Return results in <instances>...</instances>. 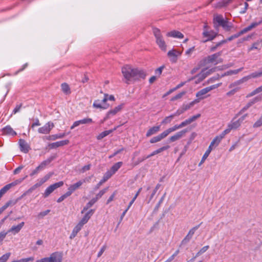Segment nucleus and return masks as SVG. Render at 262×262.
<instances>
[{
	"label": "nucleus",
	"instance_id": "obj_41",
	"mask_svg": "<svg viewBox=\"0 0 262 262\" xmlns=\"http://www.w3.org/2000/svg\"><path fill=\"white\" fill-rule=\"evenodd\" d=\"M113 132V130H108L102 132L97 136V140H101L105 137L108 135L110 134Z\"/></svg>",
	"mask_w": 262,
	"mask_h": 262
},
{
	"label": "nucleus",
	"instance_id": "obj_36",
	"mask_svg": "<svg viewBox=\"0 0 262 262\" xmlns=\"http://www.w3.org/2000/svg\"><path fill=\"white\" fill-rule=\"evenodd\" d=\"M111 177V174L110 173H107L106 172L104 174L102 179L101 180V181L98 183V184L97 185L96 188L98 189L99 187L103 184L104 182H105L108 179H110Z\"/></svg>",
	"mask_w": 262,
	"mask_h": 262
},
{
	"label": "nucleus",
	"instance_id": "obj_8",
	"mask_svg": "<svg viewBox=\"0 0 262 262\" xmlns=\"http://www.w3.org/2000/svg\"><path fill=\"white\" fill-rule=\"evenodd\" d=\"M63 185V182L60 181L50 185L45 191L43 196L45 198L48 197L52 192H53L57 188L60 187Z\"/></svg>",
	"mask_w": 262,
	"mask_h": 262
},
{
	"label": "nucleus",
	"instance_id": "obj_22",
	"mask_svg": "<svg viewBox=\"0 0 262 262\" xmlns=\"http://www.w3.org/2000/svg\"><path fill=\"white\" fill-rule=\"evenodd\" d=\"M19 145L20 150L25 153L28 152L30 149L29 144L23 139L19 140Z\"/></svg>",
	"mask_w": 262,
	"mask_h": 262
},
{
	"label": "nucleus",
	"instance_id": "obj_49",
	"mask_svg": "<svg viewBox=\"0 0 262 262\" xmlns=\"http://www.w3.org/2000/svg\"><path fill=\"white\" fill-rule=\"evenodd\" d=\"M12 187L10 185V184H8L6 185H5L4 187H3L0 190V193L3 195L5 193H6L10 188H11Z\"/></svg>",
	"mask_w": 262,
	"mask_h": 262
},
{
	"label": "nucleus",
	"instance_id": "obj_50",
	"mask_svg": "<svg viewBox=\"0 0 262 262\" xmlns=\"http://www.w3.org/2000/svg\"><path fill=\"white\" fill-rule=\"evenodd\" d=\"M12 187L10 185V184H8L6 185H5L4 187H3L0 190V193L3 195L5 193H6L10 188H11Z\"/></svg>",
	"mask_w": 262,
	"mask_h": 262
},
{
	"label": "nucleus",
	"instance_id": "obj_9",
	"mask_svg": "<svg viewBox=\"0 0 262 262\" xmlns=\"http://www.w3.org/2000/svg\"><path fill=\"white\" fill-rule=\"evenodd\" d=\"M54 127V125L53 123L48 122L43 126L39 127L38 129V132L40 134H48Z\"/></svg>",
	"mask_w": 262,
	"mask_h": 262
},
{
	"label": "nucleus",
	"instance_id": "obj_39",
	"mask_svg": "<svg viewBox=\"0 0 262 262\" xmlns=\"http://www.w3.org/2000/svg\"><path fill=\"white\" fill-rule=\"evenodd\" d=\"M175 116H177L175 114H173L172 115H170L167 117H166L161 122V123L163 124H169L170 123L172 119H173V118L175 117Z\"/></svg>",
	"mask_w": 262,
	"mask_h": 262
},
{
	"label": "nucleus",
	"instance_id": "obj_37",
	"mask_svg": "<svg viewBox=\"0 0 262 262\" xmlns=\"http://www.w3.org/2000/svg\"><path fill=\"white\" fill-rule=\"evenodd\" d=\"M81 228H82V227L80 226V225H79L78 224H77L74 228V229L70 236V238L71 239L74 238L76 236L78 232L81 229Z\"/></svg>",
	"mask_w": 262,
	"mask_h": 262
},
{
	"label": "nucleus",
	"instance_id": "obj_40",
	"mask_svg": "<svg viewBox=\"0 0 262 262\" xmlns=\"http://www.w3.org/2000/svg\"><path fill=\"white\" fill-rule=\"evenodd\" d=\"M209 248V246L208 245L205 246L203 248H202L195 254V256L191 259V260L194 259L196 257L200 256L203 254L204 253L206 252L208 249Z\"/></svg>",
	"mask_w": 262,
	"mask_h": 262
},
{
	"label": "nucleus",
	"instance_id": "obj_14",
	"mask_svg": "<svg viewBox=\"0 0 262 262\" xmlns=\"http://www.w3.org/2000/svg\"><path fill=\"white\" fill-rule=\"evenodd\" d=\"M211 70L204 69L202 70L197 76L196 78L197 80L195 81L196 83H198L203 80L208 75L211 74Z\"/></svg>",
	"mask_w": 262,
	"mask_h": 262
},
{
	"label": "nucleus",
	"instance_id": "obj_19",
	"mask_svg": "<svg viewBox=\"0 0 262 262\" xmlns=\"http://www.w3.org/2000/svg\"><path fill=\"white\" fill-rule=\"evenodd\" d=\"M94 212V210L91 209L89 210L82 218L80 221L78 223V225H80L82 227V226L85 224L89 219L91 218V216L93 214Z\"/></svg>",
	"mask_w": 262,
	"mask_h": 262
},
{
	"label": "nucleus",
	"instance_id": "obj_38",
	"mask_svg": "<svg viewBox=\"0 0 262 262\" xmlns=\"http://www.w3.org/2000/svg\"><path fill=\"white\" fill-rule=\"evenodd\" d=\"M97 201V199L93 198L86 204L85 206L83 208L82 211H81V213H83L89 208L91 207Z\"/></svg>",
	"mask_w": 262,
	"mask_h": 262
},
{
	"label": "nucleus",
	"instance_id": "obj_21",
	"mask_svg": "<svg viewBox=\"0 0 262 262\" xmlns=\"http://www.w3.org/2000/svg\"><path fill=\"white\" fill-rule=\"evenodd\" d=\"M93 106L95 108L106 110L110 106V105L108 103H103L102 102L101 103L99 100H96L94 102Z\"/></svg>",
	"mask_w": 262,
	"mask_h": 262
},
{
	"label": "nucleus",
	"instance_id": "obj_10",
	"mask_svg": "<svg viewBox=\"0 0 262 262\" xmlns=\"http://www.w3.org/2000/svg\"><path fill=\"white\" fill-rule=\"evenodd\" d=\"M241 125V123L237 120H233L228 124L227 128L224 130V133L228 134L231 130L236 129L238 128Z\"/></svg>",
	"mask_w": 262,
	"mask_h": 262
},
{
	"label": "nucleus",
	"instance_id": "obj_48",
	"mask_svg": "<svg viewBox=\"0 0 262 262\" xmlns=\"http://www.w3.org/2000/svg\"><path fill=\"white\" fill-rule=\"evenodd\" d=\"M12 187L10 185V184H8L6 185H5L4 187H3L0 190V193L3 195L5 193H6L10 188H11Z\"/></svg>",
	"mask_w": 262,
	"mask_h": 262
},
{
	"label": "nucleus",
	"instance_id": "obj_4",
	"mask_svg": "<svg viewBox=\"0 0 262 262\" xmlns=\"http://www.w3.org/2000/svg\"><path fill=\"white\" fill-rule=\"evenodd\" d=\"M262 76V71L260 72H255L251 74L250 75L245 76L242 78L241 79L235 81L231 84H230V87L232 88L235 85H240L241 84L243 83L244 82L247 81L249 79L252 78H256Z\"/></svg>",
	"mask_w": 262,
	"mask_h": 262
},
{
	"label": "nucleus",
	"instance_id": "obj_28",
	"mask_svg": "<svg viewBox=\"0 0 262 262\" xmlns=\"http://www.w3.org/2000/svg\"><path fill=\"white\" fill-rule=\"evenodd\" d=\"M66 135V133L62 134H58L55 135H52L48 136H47L45 138V139L50 140V141H54L58 139H61L64 137Z\"/></svg>",
	"mask_w": 262,
	"mask_h": 262
},
{
	"label": "nucleus",
	"instance_id": "obj_44",
	"mask_svg": "<svg viewBox=\"0 0 262 262\" xmlns=\"http://www.w3.org/2000/svg\"><path fill=\"white\" fill-rule=\"evenodd\" d=\"M224 30L226 31H230L233 28V25L231 23L225 21L224 24L221 26Z\"/></svg>",
	"mask_w": 262,
	"mask_h": 262
},
{
	"label": "nucleus",
	"instance_id": "obj_23",
	"mask_svg": "<svg viewBox=\"0 0 262 262\" xmlns=\"http://www.w3.org/2000/svg\"><path fill=\"white\" fill-rule=\"evenodd\" d=\"M167 135L165 133V131L163 132L160 134L158 135L157 136L154 137L150 140V142L151 143H155L158 142L160 141H161L162 139H164L167 137Z\"/></svg>",
	"mask_w": 262,
	"mask_h": 262
},
{
	"label": "nucleus",
	"instance_id": "obj_60",
	"mask_svg": "<svg viewBox=\"0 0 262 262\" xmlns=\"http://www.w3.org/2000/svg\"><path fill=\"white\" fill-rule=\"evenodd\" d=\"M262 126V116L253 124V127L256 128Z\"/></svg>",
	"mask_w": 262,
	"mask_h": 262
},
{
	"label": "nucleus",
	"instance_id": "obj_52",
	"mask_svg": "<svg viewBox=\"0 0 262 262\" xmlns=\"http://www.w3.org/2000/svg\"><path fill=\"white\" fill-rule=\"evenodd\" d=\"M241 35V34H240V32H239L238 33H236V34H234L233 35H232L231 36H230L229 38H228L226 40H224V41H222L218 45H221L222 43L226 42L227 41H231V40H232V39H233L234 38L238 37Z\"/></svg>",
	"mask_w": 262,
	"mask_h": 262
},
{
	"label": "nucleus",
	"instance_id": "obj_25",
	"mask_svg": "<svg viewBox=\"0 0 262 262\" xmlns=\"http://www.w3.org/2000/svg\"><path fill=\"white\" fill-rule=\"evenodd\" d=\"M166 36L167 37H172L177 38H182L184 37V35L182 33L176 30H173L168 32L166 34Z\"/></svg>",
	"mask_w": 262,
	"mask_h": 262
},
{
	"label": "nucleus",
	"instance_id": "obj_27",
	"mask_svg": "<svg viewBox=\"0 0 262 262\" xmlns=\"http://www.w3.org/2000/svg\"><path fill=\"white\" fill-rule=\"evenodd\" d=\"M262 47V39L258 40L254 42L252 46L248 48V51L250 52L253 50H260Z\"/></svg>",
	"mask_w": 262,
	"mask_h": 262
},
{
	"label": "nucleus",
	"instance_id": "obj_17",
	"mask_svg": "<svg viewBox=\"0 0 262 262\" xmlns=\"http://www.w3.org/2000/svg\"><path fill=\"white\" fill-rule=\"evenodd\" d=\"M186 132H187V130L185 129L181 130L179 132H177V133H176L173 135L171 136L169 138V142H173L177 140H179V139L182 138L185 135V134H186Z\"/></svg>",
	"mask_w": 262,
	"mask_h": 262
},
{
	"label": "nucleus",
	"instance_id": "obj_13",
	"mask_svg": "<svg viewBox=\"0 0 262 262\" xmlns=\"http://www.w3.org/2000/svg\"><path fill=\"white\" fill-rule=\"evenodd\" d=\"M226 135L227 134L224 133V132L223 131L220 135L216 136L211 141L209 147H211V148H213V146H217Z\"/></svg>",
	"mask_w": 262,
	"mask_h": 262
},
{
	"label": "nucleus",
	"instance_id": "obj_18",
	"mask_svg": "<svg viewBox=\"0 0 262 262\" xmlns=\"http://www.w3.org/2000/svg\"><path fill=\"white\" fill-rule=\"evenodd\" d=\"M141 190H142V188H140L138 189V191L135 194L134 197L133 198L132 201L129 202V203L127 208L122 213V214H121V215L120 216V222H121V221L123 220V219L124 216H125V214L126 213L127 211L129 209V208L131 207V206L133 205V204L134 203V202L135 201L136 199H137V198L139 195L140 192H141Z\"/></svg>",
	"mask_w": 262,
	"mask_h": 262
},
{
	"label": "nucleus",
	"instance_id": "obj_11",
	"mask_svg": "<svg viewBox=\"0 0 262 262\" xmlns=\"http://www.w3.org/2000/svg\"><path fill=\"white\" fill-rule=\"evenodd\" d=\"M182 53V51L172 49L168 52L167 56L171 62H176L177 61L178 57L180 56Z\"/></svg>",
	"mask_w": 262,
	"mask_h": 262
},
{
	"label": "nucleus",
	"instance_id": "obj_34",
	"mask_svg": "<svg viewBox=\"0 0 262 262\" xmlns=\"http://www.w3.org/2000/svg\"><path fill=\"white\" fill-rule=\"evenodd\" d=\"M169 147H170V146L169 145H166V146L161 147V148H160L156 150H154L153 152H152L149 155H148L147 157V158H150V157L154 156L158 154H159L164 150H166L168 149V148H169Z\"/></svg>",
	"mask_w": 262,
	"mask_h": 262
},
{
	"label": "nucleus",
	"instance_id": "obj_24",
	"mask_svg": "<svg viewBox=\"0 0 262 262\" xmlns=\"http://www.w3.org/2000/svg\"><path fill=\"white\" fill-rule=\"evenodd\" d=\"M24 225H25V223L24 222H23L16 226H13L8 231V233L12 232L14 234L18 233L20 231V230L22 229V228L24 227Z\"/></svg>",
	"mask_w": 262,
	"mask_h": 262
},
{
	"label": "nucleus",
	"instance_id": "obj_55",
	"mask_svg": "<svg viewBox=\"0 0 262 262\" xmlns=\"http://www.w3.org/2000/svg\"><path fill=\"white\" fill-rule=\"evenodd\" d=\"M107 188H104L101 191H99V192L96 195L95 199H97V201L101 198V196L107 191Z\"/></svg>",
	"mask_w": 262,
	"mask_h": 262
},
{
	"label": "nucleus",
	"instance_id": "obj_1",
	"mask_svg": "<svg viewBox=\"0 0 262 262\" xmlns=\"http://www.w3.org/2000/svg\"><path fill=\"white\" fill-rule=\"evenodd\" d=\"M122 73L125 82L144 79L146 76V72L142 69L134 68L129 65H125L122 68Z\"/></svg>",
	"mask_w": 262,
	"mask_h": 262
},
{
	"label": "nucleus",
	"instance_id": "obj_61",
	"mask_svg": "<svg viewBox=\"0 0 262 262\" xmlns=\"http://www.w3.org/2000/svg\"><path fill=\"white\" fill-rule=\"evenodd\" d=\"M50 210H47L46 211L40 212L38 213L37 216L39 219H41L43 217L47 215L49 212Z\"/></svg>",
	"mask_w": 262,
	"mask_h": 262
},
{
	"label": "nucleus",
	"instance_id": "obj_20",
	"mask_svg": "<svg viewBox=\"0 0 262 262\" xmlns=\"http://www.w3.org/2000/svg\"><path fill=\"white\" fill-rule=\"evenodd\" d=\"M69 143V140H64L62 141H57L56 142L52 143L49 144V147L51 149L57 148L60 146H63L68 144Z\"/></svg>",
	"mask_w": 262,
	"mask_h": 262
},
{
	"label": "nucleus",
	"instance_id": "obj_30",
	"mask_svg": "<svg viewBox=\"0 0 262 262\" xmlns=\"http://www.w3.org/2000/svg\"><path fill=\"white\" fill-rule=\"evenodd\" d=\"M184 127V124L181 122L179 125H174L173 126L171 127H169L168 129L165 130V132L167 136H168L169 134L171 133L176 131L177 129H179L180 128H181Z\"/></svg>",
	"mask_w": 262,
	"mask_h": 262
},
{
	"label": "nucleus",
	"instance_id": "obj_42",
	"mask_svg": "<svg viewBox=\"0 0 262 262\" xmlns=\"http://www.w3.org/2000/svg\"><path fill=\"white\" fill-rule=\"evenodd\" d=\"M212 150V148H211V147H208V148L207 149V150L206 151V152L204 154V155L202 158V160L201 161V162L199 164V165H201L202 163H203L204 162L205 160L207 158V157L210 154Z\"/></svg>",
	"mask_w": 262,
	"mask_h": 262
},
{
	"label": "nucleus",
	"instance_id": "obj_33",
	"mask_svg": "<svg viewBox=\"0 0 262 262\" xmlns=\"http://www.w3.org/2000/svg\"><path fill=\"white\" fill-rule=\"evenodd\" d=\"M160 129V126H155L149 128L146 133V136L149 137L152 135L155 134L158 132Z\"/></svg>",
	"mask_w": 262,
	"mask_h": 262
},
{
	"label": "nucleus",
	"instance_id": "obj_5",
	"mask_svg": "<svg viewBox=\"0 0 262 262\" xmlns=\"http://www.w3.org/2000/svg\"><path fill=\"white\" fill-rule=\"evenodd\" d=\"M53 175L52 172H50L45 176L43 178L38 179L37 182L32 186L27 192H31L37 188L41 186L43 184L47 182Z\"/></svg>",
	"mask_w": 262,
	"mask_h": 262
},
{
	"label": "nucleus",
	"instance_id": "obj_3",
	"mask_svg": "<svg viewBox=\"0 0 262 262\" xmlns=\"http://www.w3.org/2000/svg\"><path fill=\"white\" fill-rule=\"evenodd\" d=\"M62 254L59 252L52 253L49 257L37 260L36 262H62Z\"/></svg>",
	"mask_w": 262,
	"mask_h": 262
},
{
	"label": "nucleus",
	"instance_id": "obj_26",
	"mask_svg": "<svg viewBox=\"0 0 262 262\" xmlns=\"http://www.w3.org/2000/svg\"><path fill=\"white\" fill-rule=\"evenodd\" d=\"M225 21L226 20H225L223 16L221 15H216L214 16L213 21L215 27L216 25L221 26Z\"/></svg>",
	"mask_w": 262,
	"mask_h": 262
},
{
	"label": "nucleus",
	"instance_id": "obj_32",
	"mask_svg": "<svg viewBox=\"0 0 262 262\" xmlns=\"http://www.w3.org/2000/svg\"><path fill=\"white\" fill-rule=\"evenodd\" d=\"M201 115L199 114L190 117L189 118L185 120V121H183L182 123L184 124V127L194 122Z\"/></svg>",
	"mask_w": 262,
	"mask_h": 262
},
{
	"label": "nucleus",
	"instance_id": "obj_43",
	"mask_svg": "<svg viewBox=\"0 0 262 262\" xmlns=\"http://www.w3.org/2000/svg\"><path fill=\"white\" fill-rule=\"evenodd\" d=\"M258 100V99L257 98H255L254 100L249 102L248 104H246V106H245L241 110V111L239 112V114H242L243 113H244L245 111H246V110H247L251 106H252V105H253L255 102V101H257Z\"/></svg>",
	"mask_w": 262,
	"mask_h": 262
},
{
	"label": "nucleus",
	"instance_id": "obj_45",
	"mask_svg": "<svg viewBox=\"0 0 262 262\" xmlns=\"http://www.w3.org/2000/svg\"><path fill=\"white\" fill-rule=\"evenodd\" d=\"M243 70V68H240V69H237V70H230V71H228L226 72H225L223 75L222 76H228V75H233V74H237L238 72H239L240 71H241L242 70Z\"/></svg>",
	"mask_w": 262,
	"mask_h": 262
},
{
	"label": "nucleus",
	"instance_id": "obj_64",
	"mask_svg": "<svg viewBox=\"0 0 262 262\" xmlns=\"http://www.w3.org/2000/svg\"><path fill=\"white\" fill-rule=\"evenodd\" d=\"M164 69V66H161L155 70V74L159 76L161 74L162 71Z\"/></svg>",
	"mask_w": 262,
	"mask_h": 262
},
{
	"label": "nucleus",
	"instance_id": "obj_62",
	"mask_svg": "<svg viewBox=\"0 0 262 262\" xmlns=\"http://www.w3.org/2000/svg\"><path fill=\"white\" fill-rule=\"evenodd\" d=\"M185 94V92H181L177 95H176L175 96L173 97L171 99V101H174L178 99L181 98L184 94Z\"/></svg>",
	"mask_w": 262,
	"mask_h": 262
},
{
	"label": "nucleus",
	"instance_id": "obj_54",
	"mask_svg": "<svg viewBox=\"0 0 262 262\" xmlns=\"http://www.w3.org/2000/svg\"><path fill=\"white\" fill-rule=\"evenodd\" d=\"M221 84H222V83H219L213 84V85H210L209 86L206 87V88L208 92H209L210 91H211L214 89H217V88L220 86L221 85Z\"/></svg>",
	"mask_w": 262,
	"mask_h": 262
},
{
	"label": "nucleus",
	"instance_id": "obj_63",
	"mask_svg": "<svg viewBox=\"0 0 262 262\" xmlns=\"http://www.w3.org/2000/svg\"><path fill=\"white\" fill-rule=\"evenodd\" d=\"M198 228H199V226H196V227L192 228L191 229H190L187 234H188V236L192 237V236L194 234L195 231L198 229Z\"/></svg>",
	"mask_w": 262,
	"mask_h": 262
},
{
	"label": "nucleus",
	"instance_id": "obj_58",
	"mask_svg": "<svg viewBox=\"0 0 262 262\" xmlns=\"http://www.w3.org/2000/svg\"><path fill=\"white\" fill-rule=\"evenodd\" d=\"M61 89L64 93H68L70 92V88L67 83H62L61 84Z\"/></svg>",
	"mask_w": 262,
	"mask_h": 262
},
{
	"label": "nucleus",
	"instance_id": "obj_29",
	"mask_svg": "<svg viewBox=\"0 0 262 262\" xmlns=\"http://www.w3.org/2000/svg\"><path fill=\"white\" fill-rule=\"evenodd\" d=\"M3 134L6 135L15 136L16 133L10 126H6L2 129Z\"/></svg>",
	"mask_w": 262,
	"mask_h": 262
},
{
	"label": "nucleus",
	"instance_id": "obj_16",
	"mask_svg": "<svg viewBox=\"0 0 262 262\" xmlns=\"http://www.w3.org/2000/svg\"><path fill=\"white\" fill-rule=\"evenodd\" d=\"M208 93V92L206 88L198 91L196 93V97L198 98V99H196L194 101H195V103L199 102L200 100H202L207 98L209 96L206 95Z\"/></svg>",
	"mask_w": 262,
	"mask_h": 262
},
{
	"label": "nucleus",
	"instance_id": "obj_53",
	"mask_svg": "<svg viewBox=\"0 0 262 262\" xmlns=\"http://www.w3.org/2000/svg\"><path fill=\"white\" fill-rule=\"evenodd\" d=\"M11 255V253H7L0 257V262H6Z\"/></svg>",
	"mask_w": 262,
	"mask_h": 262
},
{
	"label": "nucleus",
	"instance_id": "obj_31",
	"mask_svg": "<svg viewBox=\"0 0 262 262\" xmlns=\"http://www.w3.org/2000/svg\"><path fill=\"white\" fill-rule=\"evenodd\" d=\"M122 165V162H117L112 166L110 170L107 171L106 172L111 174L112 177L120 168Z\"/></svg>",
	"mask_w": 262,
	"mask_h": 262
},
{
	"label": "nucleus",
	"instance_id": "obj_46",
	"mask_svg": "<svg viewBox=\"0 0 262 262\" xmlns=\"http://www.w3.org/2000/svg\"><path fill=\"white\" fill-rule=\"evenodd\" d=\"M107 100L114 101L115 100L114 96L113 95H109L107 94H105L104 95V98L102 99V102L106 103V101Z\"/></svg>",
	"mask_w": 262,
	"mask_h": 262
},
{
	"label": "nucleus",
	"instance_id": "obj_47",
	"mask_svg": "<svg viewBox=\"0 0 262 262\" xmlns=\"http://www.w3.org/2000/svg\"><path fill=\"white\" fill-rule=\"evenodd\" d=\"M27 177V176H26L24 178L17 179L10 184L12 187H14L17 185L20 184Z\"/></svg>",
	"mask_w": 262,
	"mask_h": 262
},
{
	"label": "nucleus",
	"instance_id": "obj_57",
	"mask_svg": "<svg viewBox=\"0 0 262 262\" xmlns=\"http://www.w3.org/2000/svg\"><path fill=\"white\" fill-rule=\"evenodd\" d=\"M195 51V47H192L188 50H187L185 52V55L188 57H190L191 56L192 53Z\"/></svg>",
	"mask_w": 262,
	"mask_h": 262
},
{
	"label": "nucleus",
	"instance_id": "obj_12",
	"mask_svg": "<svg viewBox=\"0 0 262 262\" xmlns=\"http://www.w3.org/2000/svg\"><path fill=\"white\" fill-rule=\"evenodd\" d=\"M216 35L217 33L212 30L208 31V30H204L203 32V37L205 38L204 42L213 39Z\"/></svg>",
	"mask_w": 262,
	"mask_h": 262
},
{
	"label": "nucleus",
	"instance_id": "obj_6",
	"mask_svg": "<svg viewBox=\"0 0 262 262\" xmlns=\"http://www.w3.org/2000/svg\"><path fill=\"white\" fill-rule=\"evenodd\" d=\"M221 54L219 53H215L208 56L205 59V62L207 63H211L215 65L221 63L223 59L220 57Z\"/></svg>",
	"mask_w": 262,
	"mask_h": 262
},
{
	"label": "nucleus",
	"instance_id": "obj_59",
	"mask_svg": "<svg viewBox=\"0 0 262 262\" xmlns=\"http://www.w3.org/2000/svg\"><path fill=\"white\" fill-rule=\"evenodd\" d=\"M79 121L81 124L91 123L93 122L92 119L89 118H83Z\"/></svg>",
	"mask_w": 262,
	"mask_h": 262
},
{
	"label": "nucleus",
	"instance_id": "obj_2",
	"mask_svg": "<svg viewBox=\"0 0 262 262\" xmlns=\"http://www.w3.org/2000/svg\"><path fill=\"white\" fill-rule=\"evenodd\" d=\"M153 33L156 38V42L160 49L165 51L167 45L161 34V31L158 28L153 29Z\"/></svg>",
	"mask_w": 262,
	"mask_h": 262
},
{
	"label": "nucleus",
	"instance_id": "obj_35",
	"mask_svg": "<svg viewBox=\"0 0 262 262\" xmlns=\"http://www.w3.org/2000/svg\"><path fill=\"white\" fill-rule=\"evenodd\" d=\"M86 180V179H84L83 181H79L77 183L71 185L68 188V190H71L73 192L76 189L80 187L83 183L85 182Z\"/></svg>",
	"mask_w": 262,
	"mask_h": 262
},
{
	"label": "nucleus",
	"instance_id": "obj_56",
	"mask_svg": "<svg viewBox=\"0 0 262 262\" xmlns=\"http://www.w3.org/2000/svg\"><path fill=\"white\" fill-rule=\"evenodd\" d=\"M7 234L8 232H6L4 231L0 232V245L2 244L3 242L6 237Z\"/></svg>",
	"mask_w": 262,
	"mask_h": 262
},
{
	"label": "nucleus",
	"instance_id": "obj_51",
	"mask_svg": "<svg viewBox=\"0 0 262 262\" xmlns=\"http://www.w3.org/2000/svg\"><path fill=\"white\" fill-rule=\"evenodd\" d=\"M50 162V160H46V161H43L42 162H41L40 163V164L37 167L38 168V169L39 170H41L42 169H43L48 164H49Z\"/></svg>",
	"mask_w": 262,
	"mask_h": 262
},
{
	"label": "nucleus",
	"instance_id": "obj_7",
	"mask_svg": "<svg viewBox=\"0 0 262 262\" xmlns=\"http://www.w3.org/2000/svg\"><path fill=\"white\" fill-rule=\"evenodd\" d=\"M123 107V104H121L113 109L109 111L106 114L105 117L104 118L103 120L101 121V123H103L104 121L110 119L112 116L116 115L118 112H120Z\"/></svg>",
	"mask_w": 262,
	"mask_h": 262
},
{
	"label": "nucleus",
	"instance_id": "obj_15",
	"mask_svg": "<svg viewBox=\"0 0 262 262\" xmlns=\"http://www.w3.org/2000/svg\"><path fill=\"white\" fill-rule=\"evenodd\" d=\"M195 104V101H192L190 103L186 104H183L180 108H179L174 113L176 116H179L184 113L186 111L190 108Z\"/></svg>",
	"mask_w": 262,
	"mask_h": 262
}]
</instances>
